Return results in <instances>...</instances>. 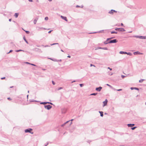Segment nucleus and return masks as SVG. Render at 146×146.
I'll use <instances>...</instances> for the list:
<instances>
[{"mask_svg":"<svg viewBox=\"0 0 146 146\" xmlns=\"http://www.w3.org/2000/svg\"><path fill=\"white\" fill-rule=\"evenodd\" d=\"M133 37L138 38L141 39H146V36H139L138 35H134L133 36Z\"/></svg>","mask_w":146,"mask_h":146,"instance_id":"obj_1","label":"nucleus"},{"mask_svg":"<svg viewBox=\"0 0 146 146\" xmlns=\"http://www.w3.org/2000/svg\"><path fill=\"white\" fill-rule=\"evenodd\" d=\"M33 129L31 128H28L26 129L25 130V133H30L32 134H33V133H31V131H32Z\"/></svg>","mask_w":146,"mask_h":146,"instance_id":"obj_2","label":"nucleus"},{"mask_svg":"<svg viewBox=\"0 0 146 146\" xmlns=\"http://www.w3.org/2000/svg\"><path fill=\"white\" fill-rule=\"evenodd\" d=\"M115 30L116 31H125V30L123 28H116L115 29Z\"/></svg>","mask_w":146,"mask_h":146,"instance_id":"obj_3","label":"nucleus"},{"mask_svg":"<svg viewBox=\"0 0 146 146\" xmlns=\"http://www.w3.org/2000/svg\"><path fill=\"white\" fill-rule=\"evenodd\" d=\"M117 11L113 9L111 10L110 11H109L108 12V13L111 14V15H113L114 14V13H117Z\"/></svg>","mask_w":146,"mask_h":146,"instance_id":"obj_4","label":"nucleus"},{"mask_svg":"<svg viewBox=\"0 0 146 146\" xmlns=\"http://www.w3.org/2000/svg\"><path fill=\"white\" fill-rule=\"evenodd\" d=\"M44 107L46 109L48 110H49L52 108V106L50 105H44Z\"/></svg>","mask_w":146,"mask_h":146,"instance_id":"obj_5","label":"nucleus"},{"mask_svg":"<svg viewBox=\"0 0 146 146\" xmlns=\"http://www.w3.org/2000/svg\"><path fill=\"white\" fill-rule=\"evenodd\" d=\"M117 42V40L116 39H114L112 40H110L108 42V43H115Z\"/></svg>","mask_w":146,"mask_h":146,"instance_id":"obj_6","label":"nucleus"},{"mask_svg":"<svg viewBox=\"0 0 146 146\" xmlns=\"http://www.w3.org/2000/svg\"><path fill=\"white\" fill-rule=\"evenodd\" d=\"M36 28H37V30L38 31H41L42 29H46V28L42 27H37Z\"/></svg>","mask_w":146,"mask_h":146,"instance_id":"obj_7","label":"nucleus"},{"mask_svg":"<svg viewBox=\"0 0 146 146\" xmlns=\"http://www.w3.org/2000/svg\"><path fill=\"white\" fill-rule=\"evenodd\" d=\"M102 88V87L101 86H100L99 87L96 88V90L100 92L101 91Z\"/></svg>","mask_w":146,"mask_h":146,"instance_id":"obj_8","label":"nucleus"},{"mask_svg":"<svg viewBox=\"0 0 146 146\" xmlns=\"http://www.w3.org/2000/svg\"><path fill=\"white\" fill-rule=\"evenodd\" d=\"M61 17L64 20L66 21H68V20L67 19V18L66 17H64L62 15L61 16Z\"/></svg>","mask_w":146,"mask_h":146,"instance_id":"obj_9","label":"nucleus"},{"mask_svg":"<svg viewBox=\"0 0 146 146\" xmlns=\"http://www.w3.org/2000/svg\"><path fill=\"white\" fill-rule=\"evenodd\" d=\"M108 102V100L107 99H106L105 101L103 102V103L104 104V106H106Z\"/></svg>","mask_w":146,"mask_h":146,"instance_id":"obj_10","label":"nucleus"},{"mask_svg":"<svg viewBox=\"0 0 146 146\" xmlns=\"http://www.w3.org/2000/svg\"><path fill=\"white\" fill-rule=\"evenodd\" d=\"M98 49H102L105 50H108V49L107 47H98Z\"/></svg>","mask_w":146,"mask_h":146,"instance_id":"obj_11","label":"nucleus"},{"mask_svg":"<svg viewBox=\"0 0 146 146\" xmlns=\"http://www.w3.org/2000/svg\"><path fill=\"white\" fill-rule=\"evenodd\" d=\"M135 125V124H128L127 125V126L128 127H132L134 126Z\"/></svg>","mask_w":146,"mask_h":146,"instance_id":"obj_12","label":"nucleus"},{"mask_svg":"<svg viewBox=\"0 0 146 146\" xmlns=\"http://www.w3.org/2000/svg\"><path fill=\"white\" fill-rule=\"evenodd\" d=\"M130 89L131 90H133L134 89H135L137 90H139V89L138 88H136V87H131L130 88Z\"/></svg>","mask_w":146,"mask_h":146,"instance_id":"obj_13","label":"nucleus"},{"mask_svg":"<svg viewBox=\"0 0 146 146\" xmlns=\"http://www.w3.org/2000/svg\"><path fill=\"white\" fill-rule=\"evenodd\" d=\"M99 113H100V116L101 117H103L104 115L103 112L102 111H99Z\"/></svg>","mask_w":146,"mask_h":146,"instance_id":"obj_14","label":"nucleus"},{"mask_svg":"<svg viewBox=\"0 0 146 146\" xmlns=\"http://www.w3.org/2000/svg\"><path fill=\"white\" fill-rule=\"evenodd\" d=\"M133 54L134 55L136 54H141L140 52H139L138 51L137 52H135L133 53Z\"/></svg>","mask_w":146,"mask_h":146,"instance_id":"obj_15","label":"nucleus"},{"mask_svg":"<svg viewBox=\"0 0 146 146\" xmlns=\"http://www.w3.org/2000/svg\"><path fill=\"white\" fill-rule=\"evenodd\" d=\"M18 15H19V13H15L14 15V16H15V17L17 18L18 17Z\"/></svg>","mask_w":146,"mask_h":146,"instance_id":"obj_16","label":"nucleus"},{"mask_svg":"<svg viewBox=\"0 0 146 146\" xmlns=\"http://www.w3.org/2000/svg\"><path fill=\"white\" fill-rule=\"evenodd\" d=\"M70 121H66V122L64 124H62V125H61V126L62 127H63L66 124V123L69 122Z\"/></svg>","mask_w":146,"mask_h":146,"instance_id":"obj_17","label":"nucleus"},{"mask_svg":"<svg viewBox=\"0 0 146 146\" xmlns=\"http://www.w3.org/2000/svg\"><path fill=\"white\" fill-rule=\"evenodd\" d=\"M23 39L25 41V42L27 43V44H28V41H27V40H26V38H25V37L24 36L23 37Z\"/></svg>","mask_w":146,"mask_h":146,"instance_id":"obj_18","label":"nucleus"},{"mask_svg":"<svg viewBox=\"0 0 146 146\" xmlns=\"http://www.w3.org/2000/svg\"><path fill=\"white\" fill-rule=\"evenodd\" d=\"M111 34H113V33L117 34V31H112L111 32Z\"/></svg>","mask_w":146,"mask_h":146,"instance_id":"obj_19","label":"nucleus"},{"mask_svg":"<svg viewBox=\"0 0 146 146\" xmlns=\"http://www.w3.org/2000/svg\"><path fill=\"white\" fill-rule=\"evenodd\" d=\"M81 7V8H82L83 7V6L81 5V6H80L77 5L76 6V8H78V7Z\"/></svg>","mask_w":146,"mask_h":146,"instance_id":"obj_20","label":"nucleus"},{"mask_svg":"<svg viewBox=\"0 0 146 146\" xmlns=\"http://www.w3.org/2000/svg\"><path fill=\"white\" fill-rule=\"evenodd\" d=\"M97 94V93H93L90 94V95L92 96H96Z\"/></svg>","mask_w":146,"mask_h":146,"instance_id":"obj_21","label":"nucleus"},{"mask_svg":"<svg viewBox=\"0 0 146 146\" xmlns=\"http://www.w3.org/2000/svg\"><path fill=\"white\" fill-rule=\"evenodd\" d=\"M73 119H71L70 120V121H69V122H70V124H69V125H70L72 123V121H73Z\"/></svg>","mask_w":146,"mask_h":146,"instance_id":"obj_22","label":"nucleus"},{"mask_svg":"<svg viewBox=\"0 0 146 146\" xmlns=\"http://www.w3.org/2000/svg\"><path fill=\"white\" fill-rule=\"evenodd\" d=\"M24 51V50H21V49L17 50H16V52H20V51Z\"/></svg>","mask_w":146,"mask_h":146,"instance_id":"obj_23","label":"nucleus"},{"mask_svg":"<svg viewBox=\"0 0 146 146\" xmlns=\"http://www.w3.org/2000/svg\"><path fill=\"white\" fill-rule=\"evenodd\" d=\"M40 104L45 105L46 104V102H41L40 103Z\"/></svg>","mask_w":146,"mask_h":146,"instance_id":"obj_24","label":"nucleus"},{"mask_svg":"<svg viewBox=\"0 0 146 146\" xmlns=\"http://www.w3.org/2000/svg\"><path fill=\"white\" fill-rule=\"evenodd\" d=\"M144 79H141L139 81V82L140 83H141L143 82V81H144Z\"/></svg>","mask_w":146,"mask_h":146,"instance_id":"obj_25","label":"nucleus"},{"mask_svg":"<svg viewBox=\"0 0 146 146\" xmlns=\"http://www.w3.org/2000/svg\"><path fill=\"white\" fill-rule=\"evenodd\" d=\"M127 54L129 56H131L132 55V53L130 52H127Z\"/></svg>","mask_w":146,"mask_h":146,"instance_id":"obj_26","label":"nucleus"},{"mask_svg":"<svg viewBox=\"0 0 146 146\" xmlns=\"http://www.w3.org/2000/svg\"><path fill=\"white\" fill-rule=\"evenodd\" d=\"M137 128V127H132L131 128V129L132 130H133L134 129H136V128Z\"/></svg>","mask_w":146,"mask_h":146,"instance_id":"obj_27","label":"nucleus"},{"mask_svg":"<svg viewBox=\"0 0 146 146\" xmlns=\"http://www.w3.org/2000/svg\"><path fill=\"white\" fill-rule=\"evenodd\" d=\"M107 41H105L104 42V44H109V43H108V42H107Z\"/></svg>","mask_w":146,"mask_h":146,"instance_id":"obj_28","label":"nucleus"},{"mask_svg":"<svg viewBox=\"0 0 146 146\" xmlns=\"http://www.w3.org/2000/svg\"><path fill=\"white\" fill-rule=\"evenodd\" d=\"M106 85L108 86H109V87H110L111 88H112V87L109 84H107Z\"/></svg>","mask_w":146,"mask_h":146,"instance_id":"obj_29","label":"nucleus"},{"mask_svg":"<svg viewBox=\"0 0 146 146\" xmlns=\"http://www.w3.org/2000/svg\"><path fill=\"white\" fill-rule=\"evenodd\" d=\"M37 21L36 20L34 19L33 21L34 23L35 24L36 23Z\"/></svg>","mask_w":146,"mask_h":146,"instance_id":"obj_30","label":"nucleus"},{"mask_svg":"<svg viewBox=\"0 0 146 146\" xmlns=\"http://www.w3.org/2000/svg\"><path fill=\"white\" fill-rule=\"evenodd\" d=\"M124 52L122 51H121L119 52V53L120 54H124Z\"/></svg>","mask_w":146,"mask_h":146,"instance_id":"obj_31","label":"nucleus"},{"mask_svg":"<svg viewBox=\"0 0 146 146\" xmlns=\"http://www.w3.org/2000/svg\"><path fill=\"white\" fill-rule=\"evenodd\" d=\"M42 46H43V47H47L50 46H48V45H45V46H44V45H42Z\"/></svg>","mask_w":146,"mask_h":146,"instance_id":"obj_32","label":"nucleus"},{"mask_svg":"<svg viewBox=\"0 0 146 146\" xmlns=\"http://www.w3.org/2000/svg\"><path fill=\"white\" fill-rule=\"evenodd\" d=\"M80 86L81 87H82L83 86H84V84H80Z\"/></svg>","mask_w":146,"mask_h":146,"instance_id":"obj_33","label":"nucleus"},{"mask_svg":"<svg viewBox=\"0 0 146 146\" xmlns=\"http://www.w3.org/2000/svg\"><path fill=\"white\" fill-rule=\"evenodd\" d=\"M26 33L27 34H29V32L28 31H25Z\"/></svg>","mask_w":146,"mask_h":146,"instance_id":"obj_34","label":"nucleus"},{"mask_svg":"<svg viewBox=\"0 0 146 146\" xmlns=\"http://www.w3.org/2000/svg\"><path fill=\"white\" fill-rule=\"evenodd\" d=\"M48 17H46L45 18V20L47 21V20H48Z\"/></svg>","mask_w":146,"mask_h":146,"instance_id":"obj_35","label":"nucleus"},{"mask_svg":"<svg viewBox=\"0 0 146 146\" xmlns=\"http://www.w3.org/2000/svg\"><path fill=\"white\" fill-rule=\"evenodd\" d=\"M125 76H124L123 75H122L121 76V77L122 78H124Z\"/></svg>","mask_w":146,"mask_h":146,"instance_id":"obj_36","label":"nucleus"},{"mask_svg":"<svg viewBox=\"0 0 146 146\" xmlns=\"http://www.w3.org/2000/svg\"><path fill=\"white\" fill-rule=\"evenodd\" d=\"M53 61H56V62H58V61H57V60L55 59H53V60H52Z\"/></svg>","mask_w":146,"mask_h":146,"instance_id":"obj_37","label":"nucleus"},{"mask_svg":"<svg viewBox=\"0 0 146 146\" xmlns=\"http://www.w3.org/2000/svg\"><path fill=\"white\" fill-rule=\"evenodd\" d=\"M62 88H62V87H60V88H59L58 89V90H61V89H62Z\"/></svg>","mask_w":146,"mask_h":146,"instance_id":"obj_38","label":"nucleus"},{"mask_svg":"<svg viewBox=\"0 0 146 146\" xmlns=\"http://www.w3.org/2000/svg\"><path fill=\"white\" fill-rule=\"evenodd\" d=\"M52 83L54 85L55 84V82L53 81H52Z\"/></svg>","mask_w":146,"mask_h":146,"instance_id":"obj_39","label":"nucleus"},{"mask_svg":"<svg viewBox=\"0 0 146 146\" xmlns=\"http://www.w3.org/2000/svg\"><path fill=\"white\" fill-rule=\"evenodd\" d=\"M31 65H32V66H36L35 65V64H31Z\"/></svg>","mask_w":146,"mask_h":146,"instance_id":"obj_40","label":"nucleus"},{"mask_svg":"<svg viewBox=\"0 0 146 146\" xmlns=\"http://www.w3.org/2000/svg\"><path fill=\"white\" fill-rule=\"evenodd\" d=\"M12 51H13V50H10V51H9V52L7 53V54H9L10 53L12 52Z\"/></svg>","mask_w":146,"mask_h":146,"instance_id":"obj_41","label":"nucleus"},{"mask_svg":"<svg viewBox=\"0 0 146 146\" xmlns=\"http://www.w3.org/2000/svg\"><path fill=\"white\" fill-rule=\"evenodd\" d=\"M77 81H78L74 80L73 81H72L71 82V83H73L74 82H77Z\"/></svg>","mask_w":146,"mask_h":146,"instance_id":"obj_42","label":"nucleus"},{"mask_svg":"<svg viewBox=\"0 0 146 146\" xmlns=\"http://www.w3.org/2000/svg\"><path fill=\"white\" fill-rule=\"evenodd\" d=\"M117 90V91H121L122 90V89H118V90Z\"/></svg>","mask_w":146,"mask_h":146,"instance_id":"obj_43","label":"nucleus"},{"mask_svg":"<svg viewBox=\"0 0 146 146\" xmlns=\"http://www.w3.org/2000/svg\"><path fill=\"white\" fill-rule=\"evenodd\" d=\"M108 69H110V70H112V68H110V67H108Z\"/></svg>","mask_w":146,"mask_h":146,"instance_id":"obj_44","label":"nucleus"},{"mask_svg":"<svg viewBox=\"0 0 146 146\" xmlns=\"http://www.w3.org/2000/svg\"><path fill=\"white\" fill-rule=\"evenodd\" d=\"M112 89H113L114 90H117L116 89H115L114 88H113L112 87V88H111Z\"/></svg>","mask_w":146,"mask_h":146,"instance_id":"obj_45","label":"nucleus"},{"mask_svg":"<svg viewBox=\"0 0 146 146\" xmlns=\"http://www.w3.org/2000/svg\"><path fill=\"white\" fill-rule=\"evenodd\" d=\"M97 33V32L90 33H89V34H93V33Z\"/></svg>","mask_w":146,"mask_h":146,"instance_id":"obj_46","label":"nucleus"},{"mask_svg":"<svg viewBox=\"0 0 146 146\" xmlns=\"http://www.w3.org/2000/svg\"><path fill=\"white\" fill-rule=\"evenodd\" d=\"M7 99L9 100H11V98H7Z\"/></svg>","mask_w":146,"mask_h":146,"instance_id":"obj_47","label":"nucleus"},{"mask_svg":"<svg viewBox=\"0 0 146 146\" xmlns=\"http://www.w3.org/2000/svg\"><path fill=\"white\" fill-rule=\"evenodd\" d=\"M110 39H111V38H107V40H106V41H108V40H110Z\"/></svg>","mask_w":146,"mask_h":146,"instance_id":"obj_48","label":"nucleus"},{"mask_svg":"<svg viewBox=\"0 0 146 146\" xmlns=\"http://www.w3.org/2000/svg\"><path fill=\"white\" fill-rule=\"evenodd\" d=\"M35 19L36 20V21H37V20L38 19V17H36Z\"/></svg>","mask_w":146,"mask_h":146,"instance_id":"obj_49","label":"nucleus"},{"mask_svg":"<svg viewBox=\"0 0 146 146\" xmlns=\"http://www.w3.org/2000/svg\"><path fill=\"white\" fill-rule=\"evenodd\" d=\"M56 44V43H53L52 44H50V45L51 46H52V45H55Z\"/></svg>","mask_w":146,"mask_h":146,"instance_id":"obj_50","label":"nucleus"},{"mask_svg":"<svg viewBox=\"0 0 146 146\" xmlns=\"http://www.w3.org/2000/svg\"><path fill=\"white\" fill-rule=\"evenodd\" d=\"M52 31V30H51V31H48V33L49 34Z\"/></svg>","mask_w":146,"mask_h":146,"instance_id":"obj_51","label":"nucleus"},{"mask_svg":"<svg viewBox=\"0 0 146 146\" xmlns=\"http://www.w3.org/2000/svg\"><path fill=\"white\" fill-rule=\"evenodd\" d=\"M5 77H3V78H1V80H3V79H5Z\"/></svg>","mask_w":146,"mask_h":146,"instance_id":"obj_52","label":"nucleus"},{"mask_svg":"<svg viewBox=\"0 0 146 146\" xmlns=\"http://www.w3.org/2000/svg\"><path fill=\"white\" fill-rule=\"evenodd\" d=\"M127 52H124V54H127Z\"/></svg>","mask_w":146,"mask_h":146,"instance_id":"obj_53","label":"nucleus"},{"mask_svg":"<svg viewBox=\"0 0 146 146\" xmlns=\"http://www.w3.org/2000/svg\"><path fill=\"white\" fill-rule=\"evenodd\" d=\"M94 66V67L95 66L94 65H93V64H90V66Z\"/></svg>","mask_w":146,"mask_h":146,"instance_id":"obj_54","label":"nucleus"},{"mask_svg":"<svg viewBox=\"0 0 146 146\" xmlns=\"http://www.w3.org/2000/svg\"><path fill=\"white\" fill-rule=\"evenodd\" d=\"M26 63L28 64H31V63H30L29 62H26Z\"/></svg>","mask_w":146,"mask_h":146,"instance_id":"obj_55","label":"nucleus"},{"mask_svg":"<svg viewBox=\"0 0 146 146\" xmlns=\"http://www.w3.org/2000/svg\"><path fill=\"white\" fill-rule=\"evenodd\" d=\"M28 1L30 2H32L33 1L32 0H28Z\"/></svg>","mask_w":146,"mask_h":146,"instance_id":"obj_56","label":"nucleus"},{"mask_svg":"<svg viewBox=\"0 0 146 146\" xmlns=\"http://www.w3.org/2000/svg\"><path fill=\"white\" fill-rule=\"evenodd\" d=\"M57 61H58H58H60V62H61V61L62 60H61V59H60V60H57Z\"/></svg>","mask_w":146,"mask_h":146,"instance_id":"obj_57","label":"nucleus"},{"mask_svg":"<svg viewBox=\"0 0 146 146\" xmlns=\"http://www.w3.org/2000/svg\"><path fill=\"white\" fill-rule=\"evenodd\" d=\"M67 57L68 58H70L71 56L70 55H68V56Z\"/></svg>","mask_w":146,"mask_h":146,"instance_id":"obj_58","label":"nucleus"},{"mask_svg":"<svg viewBox=\"0 0 146 146\" xmlns=\"http://www.w3.org/2000/svg\"><path fill=\"white\" fill-rule=\"evenodd\" d=\"M121 26H123V24L122 23H121Z\"/></svg>","mask_w":146,"mask_h":146,"instance_id":"obj_59","label":"nucleus"},{"mask_svg":"<svg viewBox=\"0 0 146 146\" xmlns=\"http://www.w3.org/2000/svg\"><path fill=\"white\" fill-rule=\"evenodd\" d=\"M46 104H49V103H50V102H46Z\"/></svg>","mask_w":146,"mask_h":146,"instance_id":"obj_60","label":"nucleus"},{"mask_svg":"<svg viewBox=\"0 0 146 146\" xmlns=\"http://www.w3.org/2000/svg\"><path fill=\"white\" fill-rule=\"evenodd\" d=\"M9 21H10V22H11V19H9Z\"/></svg>","mask_w":146,"mask_h":146,"instance_id":"obj_61","label":"nucleus"},{"mask_svg":"<svg viewBox=\"0 0 146 146\" xmlns=\"http://www.w3.org/2000/svg\"><path fill=\"white\" fill-rule=\"evenodd\" d=\"M48 143L47 142V144H46V145H46V146H47V145H48Z\"/></svg>","mask_w":146,"mask_h":146,"instance_id":"obj_62","label":"nucleus"},{"mask_svg":"<svg viewBox=\"0 0 146 146\" xmlns=\"http://www.w3.org/2000/svg\"><path fill=\"white\" fill-rule=\"evenodd\" d=\"M49 104H51V105H53V104L52 103H51V102H50V103H49Z\"/></svg>","mask_w":146,"mask_h":146,"instance_id":"obj_63","label":"nucleus"},{"mask_svg":"<svg viewBox=\"0 0 146 146\" xmlns=\"http://www.w3.org/2000/svg\"><path fill=\"white\" fill-rule=\"evenodd\" d=\"M28 96H29V95H28L27 96V98L28 99Z\"/></svg>","mask_w":146,"mask_h":146,"instance_id":"obj_64","label":"nucleus"}]
</instances>
